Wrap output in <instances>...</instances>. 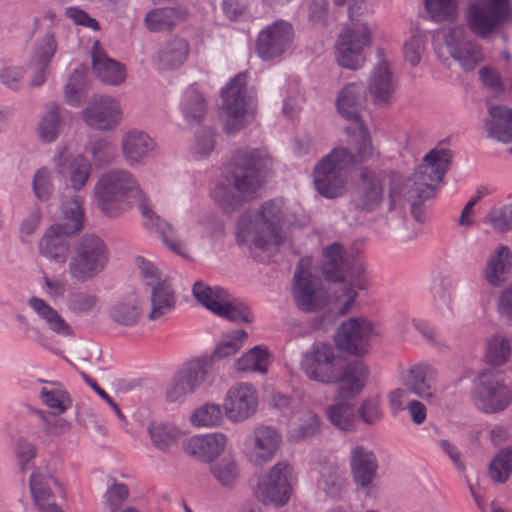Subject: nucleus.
<instances>
[{
    "label": "nucleus",
    "instance_id": "1",
    "mask_svg": "<svg viewBox=\"0 0 512 512\" xmlns=\"http://www.w3.org/2000/svg\"><path fill=\"white\" fill-rule=\"evenodd\" d=\"M322 272L326 279L334 282L349 281L341 295L334 300L327 299L321 288L320 280L303 269L302 259L295 271L292 296L295 305L305 313L325 310L322 317L323 326L331 325L335 320L347 314L354 304L358 293L355 289L365 290L369 285L366 269L362 263L344 254L343 246L337 242L327 246L323 251Z\"/></svg>",
    "mask_w": 512,
    "mask_h": 512
},
{
    "label": "nucleus",
    "instance_id": "2",
    "mask_svg": "<svg viewBox=\"0 0 512 512\" xmlns=\"http://www.w3.org/2000/svg\"><path fill=\"white\" fill-rule=\"evenodd\" d=\"M93 192L99 209L108 217H117L136 204L145 228L158 234L172 252L184 256L183 242L176 237L175 229L155 213L131 172L122 168L104 172L95 183Z\"/></svg>",
    "mask_w": 512,
    "mask_h": 512
},
{
    "label": "nucleus",
    "instance_id": "3",
    "mask_svg": "<svg viewBox=\"0 0 512 512\" xmlns=\"http://www.w3.org/2000/svg\"><path fill=\"white\" fill-rule=\"evenodd\" d=\"M301 367L306 376L322 384H338L340 399L353 398L364 388L368 369L359 360L346 361L335 347L314 344L303 356Z\"/></svg>",
    "mask_w": 512,
    "mask_h": 512
},
{
    "label": "nucleus",
    "instance_id": "4",
    "mask_svg": "<svg viewBox=\"0 0 512 512\" xmlns=\"http://www.w3.org/2000/svg\"><path fill=\"white\" fill-rule=\"evenodd\" d=\"M448 150H431L423 159V164L404 180L393 174L389 188V211L403 207L406 202L411 206V213L417 222L425 221L422 203L434 196V183L441 182L450 162Z\"/></svg>",
    "mask_w": 512,
    "mask_h": 512
},
{
    "label": "nucleus",
    "instance_id": "5",
    "mask_svg": "<svg viewBox=\"0 0 512 512\" xmlns=\"http://www.w3.org/2000/svg\"><path fill=\"white\" fill-rule=\"evenodd\" d=\"M271 163L266 152L243 149L233 157V170L229 185L218 184L212 191V198L226 212L235 211L243 201L256 197L262 188L266 171Z\"/></svg>",
    "mask_w": 512,
    "mask_h": 512
},
{
    "label": "nucleus",
    "instance_id": "6",
    "mask_svg": "<svg viewBox=\"0 0 512 512\" xmlns=\"http://www.w3.org/2000/svg\"><path fill=\"white\" fill-rule=\"evenodd\" d=\"M295 221V213L286 206L283 199L269 200L257 214H246L239 219L238 242L265 251L279 247L285 239L284 228Z\"/></svg>",
    "mask_w": 512,
    "mask_h": 512
},
{
    "label": "nucleus",
    "instance_id": "7",
    "mask_svg": "<svg viewBox=\"0 0 512 512\" xmlns=\"http://www.w3.org/2000/svg\"><path fill=\"white\" fill-rule=\"evenodd\" d=\"M222 98L221 118L228 134L253 120L257 104L254 92L247 88L246 74L236 75L222 91Z\"/></svg>",
    "mask_w": 512,
    "mask_h": 512
},
{
    "label": "nucleus",
    "instance_id": "8",
    "mask_svg": "<svg viewBox=\"0 0 512 512\" xmlns=\"http://www.w3.org/2000/svg\"><path fill=\"white\" fill-rule=\"evenodd\" d=\"M108 261L105 242L95 234H85L72 247L67 271L72 280L84 283L102 273Z\"/></svg>",
    "mask_w": 512,
    "mask_h": 512
},
{
    "label": "nucleus",
    "instance_id": "9",
    "mask_svg": "<svg viewBox=\"0 0 512 512\" xmlns=\"http://www.w3.org/2000/svg\"><path fill=\"white\" fill-rule=\"evenodd\" d=\"M435 50L439 57H452L465 71L474 70L484 61L482 46L468 36L462 25L444 27L437 31Z\"/></svg>",
    "mask_w": 512,
    "mask_h": 512
},
{
    "label": "nucleus",
    "instance_id": "10",
    "mask_svg": "<svg viewBox=\"0 0 512 512\" xmlns=\"http://www.w3.org/2000/svg\"><path fill=\"white\" fill-rule=\"evenodd\" d=\"M352 158L332 149L323 157L313 170L314 185L317 192L327 198L335 199L346 191Z\"/></svg>",
    "mask_w": 512,
    "mask_h": 512
},
{
    "label": "nucleus",
    "instance_id": "11",
    "mask_svg": "<svg viewBox=\"0 0 512 512\" xmlns=\"http://www.w3.org/2000/svg\"><path fill=\"white\" fill-rule=\"evenodd\" d=\"M372 42L371 32L366 23L351 18L338 35L335 46L337 63L346 69L358 70L366 60L364 49Z\"/></svg>",
    "mask_w": 512,
    "mask_h": 512
},
{
    "label": "nucleus",
    "instance_id": "12",
    "mask_svg": "<svg viewBox=\"0 0 512 512\" xmlns=\"http://www.w3.org/2000/svg\"><path fill=\"white\" fill-rule=\"evenodd\" d=\"M192 293L199 303L221 318L232 322L250 323L252 321L249 307L233 299L220 287H210L202 281H197L193 285Z\"/></svg>",
    "mask_w": 512,
    "mask_h": 512
},
{
    "label": "nucleus",
    "instance_id": "13",
    "mask_svg": "<svg viewBox=\"0 0 512 512\" xmlns=\"http://www.w3.org/2000/svg\"><path fill=\"white\" fill-rule=\"evenodd\" d=\"M509 0H474L465 13L469 30L479 38H488L509 18Z\"/></svg>",
    "mask_w": 512,
    "mask_h": 512
},
{
    "label": "nucleus",
    "instance_id": "14",
    "mask_svg": "<svg viewBox=\"0 0 512 512\" xmlns=\"http://www.w3.org/2000/svg\"><path fill=\"white\" fill-rule=\"evenodd\" d=\"M473 400L486 414L502 412L512 403V391L498 372L487 369L474 382Z\"/></svg>",
    "mask_w": 512,
    "mask_h": 512
},
{
    "label": "nucleus",
    "instance_id": "15",
    "mask_svg": "<svg viewBox=\"0 0 512 512\" xmlns=\"http://www.w3.org/2000/svg\"><path fill=\"white\" fill-rule=\"evenodd\" d=\"M294 480L293 467L286 461L277 462L259 480L255 495L265 505L283 506L291 496Z\"/></svg>",
    "mask_w": 512,
    "mask_h": 512
},
{
    "label": "nucleus",
    "instance_id": "16",
    "mask_svg": "<svg viewBox=\"0 0 512 512\" xmlns=\"http://www.w3.org/2000/svg\"><path fill=\"white\" fill-rule=\"evenodd\" d=\"M385 196V176L366 167L361 168L351 196L355 210L372 213L378 210Z\"/></svg>",
    "mask_w": 512,
    "mask_h": 512
},
{
    "label": "nucleus",
    "instance_id": "17",
    "mask_svg": "<svg viewBox=\"0 0 512 512\" xmlns=\"http://www.w3.org/2000/svg\"><path fill=\"white\" fill-rule=\"evenodd\" d=\"M282 443L280 432L273 426H256L243 443V454L254 466H263L271 461Z\"/></svg>",
    "mask_w": 512,
    "mask_h": 512
},
{
    "label": "nucleus",
    "instance_id": "18",
    "mask_svg": "<svg viewBox=\"0 0 512 512\" xmlns=\"http://www.w3.org/2000/svg\"><path fill=\"white\" fill-rule=\"evenodd\" d=\"M374 327L364 317H354L344 321L337 330L335 342L337 347L351 355H363L367 352Z\"/></svg>",
    "mask_w": 512,
    "mask_h": 512
},
{
    "label": "nucleus",
    "instance_id": "19",
    "mask_svg": "<svg viewBox=\"0 0 512 512\" xmlns=\"http://www.w3.org/2000/svg\"><path fill=\"white\" fill-rule=\"evenodd\" d=\"M293 34V27L287 21L277 20L268 25L256 39L257 55L266 61L280 57L290 47Z\"/></svg>",
    "mask_w": 512,
    "mask_h": 512
},
{
    "label": "nucleus",
    "instance_id": "20",
    "mask_svg": "<svg viewBox=\"0 0 512 512\" xmlns=\"http://www.w3.org/2000/svg\"><path fill=\"white\" fill-rule=\"evenodd\" d=\"M258 394L248 383L233 385L226 393L223 410L226 417L233 423L243 422L256 412Z\"/></svg>",
    "mask_w": 512,
    "mask_h": 512
},
{
    "label": "nucleus",
    "instance_id": "21",
    "mask_svg": "<svg viewBox=\"0 0 512 512\" xmlns=\"http://www.w3.org/2000/svg\"><path fill=\"white\" fill-rule=\"evenodd\" d=\"M72 233L62 229V226L52 224L41 235L37 249L40 256L47 261L63 265L70 258Z\"/></svg>",
    "mask_w": 512,
    "mask_h": 512
},
{
    "label": "nucleus",
    "instance_id": "22",
    "mask_svg": "<svg viewBox=\"0 0 512 512\" xmlns=\"http://www.w3.org/2000/svg\"><path fill=\"white\" fill-rule=\"evenodd\" d=\"M86 124L97 130H111L120 124L122 110L119 103L109 96L91 100L82 111Z\"/></svg>",
    "mask_w": 512,
    "mask_h": 512
},
{
    "label": "nucleus",
    "instance_id": "23",
    "mask_svg": "<svg viewBox=\"0 0 512 512\" xmlns=\"http://www.w3.org/2000/svg\"><path fill=\"white\" fill-rule=\"evenodd\" d=\"M30 492L39 512H63L55 502V495L61 492V487L49 473L33 472L30 476Z\"/></svg>",
    "mask_w": 512,
    "mask_h": 512
},
{
    "label": "nucleus",
    "instance_id": "24",
    "mask_svg": "<svg viewBox=\"0 0 512 512\" xmlns=\"http://www.w3.org/2000/svg\"><path fill=\"white\" fill-rule=\"evenodd\" d=\"M57 49V43L52 33H46L34 45L29 69L31 71L30 85L41 86L49 73V63Z\"/></svg>",
    "mask_w": 512,
    "mask_h": 512
},
{
    "label": "nucleus",
    "instance_id": "25",
    "mask_svg": "<svg viewBox=\"0 0 512 512\" xmlns=\"http://www.w3.org/2000/svg\"><path fill=\"white\" fill-rule=\"evenodd\" d=\"M367 88L376 105L388 106L394 102L396 82L385 60L380 61L372 70Z\"/></svg>",
    "mask_w": 512,
    "mask_h": 512
},
{
    "label": "nucleus",
    "instance_id": "26",
    "mask_svg": "<svg viewBox=\"0 0 512 512\" xmlns=\"http://www.w3.org/2000/svg\"><path fill=\"white\" fill-rule=\"evenodd\" d=\"M346 131L349 135L348 147L338 146L335 148L352 158L351 168L372 159L375 151L370 133L364 123L351 125L347 127Z\"/></svg>",
    "mask_w": 512,
    "mask_h": 512
},
{
    "label": "nucleus",
    "instance_id": "27",
    "mask_svg": "<svg viewBox=\"0 0 512 512\" xmlns=\"http://www.w3.org/2000/svg\"><path fill=\"white\" fill-rule=\"evenodd\" d=\"M366 97L361 83H348L337 94L336 109L351 125L362 123L361 110Z\"/></svg>",
    "mask_w": 512,
    "mask_h": 512
},
{
    "label": "nucleus",
    "instance_id": "28",
    "mask_svg": "<svg viewBox=\"0 0 512 512\" xmlns=\"http://www.w3.org/2000/svg\"><path fill=\"white\" fill-rule=\"evenodd\" d=\"M144 301L135 292H129L117 299L108 309L109 318L118 325H136L143 313Z\"/></svg>",
    "mask_w": 512,
    "mask_h": 512
},
{
    "label": "nucleus",
    "instance_id": "29",
    "mask_svg": "<svg viewBox=\"0 0 512 512\" xmlns=\"http://www.w3.org/2000/svg\"><path fill=\"white\" fill-rule=\"evenodd\" d=\"M155 142L144 131L130 130L121 140L122 155L128 165L134 166L143 162L155 150Z\"/></svg>",
    "mask_w": 512,
    "mask_h": 512
},
{
    "label": "nucleus",
    "instance_id": "30",
    "mask_svg": "<svg viewBox=\"0 0 512 512\" xmlns=\"http://www.w3.org/2000/svg\"><path fill=\"white\" fill-rule=\"evenodd\" d=\"M436 370L427 364L412 366L404 377L403 384L408 391L427 401L435 397Z\"/></svg>",
    "mask_w": 512,
    "mask_h": 512
},
{
    "label": "nucleus",
    "instance_id": "31",
    "mask_svg": "<svg viewBox=\"0 0 512 512\" xmlns=\"http://www.w3.org/2000/svg\"><path fill=\"white\" fill-rule=\"evenodd\" d=\"M227 437L222 433H212L191 437L184 445L185 452L196 459L209 462L225 449Z\"/></svg>",
    "mask_w": 512,
    "mask_h": 512
},
{
    "label": "nucleus",
    "instance_id": "32",
    "mask_svg": "<svg viewBox=\"0 0 512 512\" xmlns=\"http://www.w3.org/2000/svg\"><path fill=\"white\" fill-rule=\"evenodd\" d=\"M488 137L503 143H512V110L506 106L492 105L483 120Z\"/></svg>",
    "mask_w": 512,
    "mask_h": 512
},
{
    "label": "nucleus",
    "instance_id": "33",
    "mask_svg": "<svg viewBox=\"0 0 512 512\" xmlns=\"http://www.w3.org/2000/svg\"><path fill=\"white\" fill-rule=\"evenodd\" d=\"M188 9L184 5L154 8L148 11L144 25L150 32L169 31L186 20Z\"/></svg>",
    "mask_w": 512,
    "mask_h": 512
},
{
    "label": "nucleus",
    "instance_id": "34",
    "mask_svg": "<svg viewBox=\"0 0 512 512\" xmlns=\"http://www.w3.org/2000/svg\"><path fill=\"white\" fill-rule=\"evenodd\" d=\"M92 64L97 77L106 84L117 86L126 78L125 67L108 57L98 42L92 49Z\"/></svg>",
    "mask_w": 512,
    "mask_h": 512
},
{
    "label": "nucleus",
    "instance_id": "35",
    "mask_svg": "<svg viewBox=\"0 0 512 512\" xmlns=\"http://www.w3.org/2000/svg\"><path fill=\"white\" fill-rule=\"evenodd\" d=\"M351 469L358 485L363 488L370 486L378 469L375 454L364 446L354 447L351 451Z\"/></svg>",
    "mask_w": 512,
    "mask_h": 512
},
{
    "label": "nucleus",
    "instance_id": "36",
    "mask_svg": "<svg viewBox=\"0 0 512 512\" xmlns=\"http://www.w3.org/2000/svg\"><path fill=\"white\" fill-rule=\"evenodd\" d=\"M190 54V45L184 38L174 36L163 42L156 53L162 70H174L182 66Z\"/></svg>",
    "mask_w": 512,
    "mask_h": 512
},
{
    "label": "nucleus",
    "instance_id": "37",
    "mask_svg": "<svg viewBox=\"0 0 512 512\" xmlns=\"http://www.w3.org/2000/svg\"><path fill=\"white\" fill-rule=\"evenodd\" d=\"M320 426V419L316 413L307 407H299L292 412L288 421V439L300 442L315 435Z\"/></svg>",
    "mask_w": 512,
    "mask_h": 512
},
{
    "label": "nucleus",
    "instance_id": "38",
    "mask_svg": "<svg viewBox=\"0 0 512 512\" xmlns=\"http://www.w3.org/2000/svg\"><path fill=\"white\" fill-rule=\"evenodd\" d=\"M512 266V253L505 245H500L488 258L484 277L489 285L500 286L506 279Z\"/></svg>",
    "mask_w": 512,
    "mask_h": 512
},
{
    "label": "nucleus",
    "instance_id": "39",
    "mask_svg": "<svg viewBox=\"0 0 512 512\" xmlns=\"http://www.w3.org/2000/svg\"><path fill=\"white\" fill-rule=\"evenodd\" d=\"M28 305L53 333L61 336H70L72 334L71 326L59 312L44 299L32 296L28 300Z\"/></svg>",
    "mask_w": 512,
    "mask_h": 512
},
{
    "label": "nucleus",
    "instance_id": "40",
    "mask_svg": "<svg viewBox=\"0 0 512 512\" xmlns=\"http://www.w3.org/2000/svg\"><path fill=\"white\" fill-rule=\"evenodd\" d=\"M180 110L184 119L190 124H197L204 118L207 103L203 94L195 86H190L184 91Z\"/></svg>",
    "mask_w": 512,
    "mask_h": 512
},
{
    "label": "nucleus",
    "instance_id": "41",
    "mask_svg": "<svg viewBox=\"0 0 512 512\" xmlns=\"http://www.w3.org/2000/svg\"><path fill=\"white\" fill-rule=\"evenodd\" d=\"M83 199L79 195H74L61 204L62 220L54 223L62 226V229L72 233H79L83 228L84 212L82 208Z\"/></svg>",
    "mask_w": 512,
    "mask_h": 512
},
{
    "label": "nucleus",
    "instance_id": "42",
    "mask_svg": "<svg viewBox=\"0 0 512 512\" xmlns=\"http://www.w3.org/2000/svg\"><path fill=\"white\" fill-rule=\"evenodd\" d=\"M151 291V311L148 319L154 321L171 312L175 307V295L169 283L163 281L155 285Z\"/></svg>",
    "mask_w": 512,
    "mask_h": 512
},
{
    "label": "nucleus",
    "instance_id": "43",
    "mask_svg": "<svg viewBox=\"0 0 512 512\" xmlns=\"http://www.w3.org/2000/svg\"><path fill=\"white\" fill-rule=\"evenodd\" d=\"M210 473L225 488H232L238 482L241 468L233 456H224L210 465Z\"/></svg>",
    "mask_w": 512,
    "mask_h": 512
},
{
    "label": "nucleus",
    "instance_id": "44",
    "mask_svg": "<svg viewBox=\"0 0 512 512\" xmlns=\"http://www.w3.org/2000/svg\"><path fill=\"white\" fill-rule=\"evenodd\" d=\"M511 354V341L506 336L495 334L487 340L484 354V359L487 364L494 367H501L509 361Z\"/></svg>",
    "mask_w": 512,
    "mask_h": 512
},
{
    "label": "nucleus",
    "instance_id": "45",
    "mask_svg": "<svg viewBox=\"0 0 512 512\" xmlns=\"http://www.w3.org/2000/svg\"><path fill=\"white\" fill-rule=\"evenodd\" d=\"M68 184L74 192L85 189L93 170V164L84 155H76L68 165Z\"/></svg>",
    "mask_w": 512,
    "mask_h": 512
},
{
    "label": "nucleus",
    "instance_id": "46",
    "mask_svg": "<svg viewBox=\"0 0 512 512\" xmlns=\"http://www.w3.org/2000/svg\"><path fill=\"white\" fill-rule=\"evenodd\" d=\"M318 487L326 495L339 497L345 485V479L340 468L334 463H325L320 466Z\"/></svg>",
    "mask_w": 512,
    "mask_h": 512
},
{
    "label": "nucleus",
    "instance_id": "47",
    "mask_svg": "<svg viewBox=\"0 0 512 512\" xmlns=\"http://www.w3.org/2000/svg\"><path fill=\"white\" fill-rule=\"evenodd\" d=\"M454 283L448 276H441L432 288V304L435 311L441 316L452 314Z\"/></svg>",
    "mask_w": 512,
    "mask_h": 512
},
{
    "label": "nucleus",
    "instance_id": "48",
    "mask_svg": "<svg viewBox=\"0 0 512 512\" xmlns=\"http://www.w3.org/2000/svg\"><path fill=\"white\" fill-rule=\"evenodd\" d=\"M336 399L338 402L327 408L328 419L338 429L351 431L354 428V406L347 401L350 398L340 399L337 394Z\"/></svg>",
    "mask_w": 512,
    "mask_h": 512
},
{
    "label": "nucleus",
    "instance_id": "49",
    "mask_svg": "<svg viewBox=\"0 0 512 512\" xmlns=\"http://www.w3.org/2000/svg\"><path fill=\"white\" fill-rule=\"evenodd\" d=\"M198 389V385L179 368L166 389V399L168 402H183Z\"/></svg>",
    "mask_w": 512,
    "mask_h": 512
},
{
    "label": "nucleus",
    "instance_id": "50",
    "mask_svg": "<svg viewBox=\"0 0 512 512\" xmlns=\"http://www.w3.org/2000/svg\"><path fill=\"white\" fill-rule=\"evenodd\" d=\"M268 363L267 350L261 346H255L235 362V369L240 372H259L264 374L267 372Z\"/></svg>",
    "mask_w": 512,
    "mask_h": 512
},
{
    "label": "nucleus",
    "instance_id": "51",
    "mask_svg": "<svg viewBox=\"0 0 512 512\" xmlns=\"http://www.w3.org/2000/svg\"><path fill=\"white\" fill-rule=\"evenodd\" d=\"M60 124L59 107L56 104L49 105L37 126L39 139L44 143L55 141L59 135Z\"/></svg>",
    "mask_w": 512,
    "mask_h": 512
},
{
    "label": "nucleus",
    "instance_id": "52",
    "mask_svg": "<svg viewBox=\"0 0 512 512\" xmlns=\"http://www.w3.org/2000/svg\"><path fill=\"white\" fill-rule=\"evenodd\" d=\"M148 432L152 443L160 450H166L176 444L183 435L180 429L168 423L151 424Z\"/></svg>",
    "mask_w": 512,
    "mask_h": 512
},
{
    "label": "nucleus",
    "instance_id": "53",
    "mask_svg": "<svg viewBox=\"0 0 512 512\" xmlns=\"http://www.w3.org/2000/svg\"><path fill=\"white\" fill-rule=\"evenodd\" d=\"M86 150L91 155V163L98 168L112 164L118 156L117 147L106 138L90 142Z\"/></svg>",
    "mask_w": 512,
    "mask_h": 512
},
{
    "label": "nucleus",
    "instance_id": "54",
    "mask_svg": "<svg viewBox=\"0 0 512 512\" xmlns=\"http://www.w3.org/2000/svg\"><path fill=\"white\" fill-rule=\"evenodd\" d=\"M247 337V332L242 329L225 334L215 347L212 356L209 358L213 361L214 359H223L234 355L243 347Z\"/></svg>",
    "mask_w": 512,
    "mask_h": 512
},
{
    "label": "nucleus",
    "instance_id": "55",
    "mask_svg": "<svg viewBox=\"0 0 512 512\" xmlns=\"http://www.w3.org/2000/svg\"><path fill=\"white\" fill-rule=\"evenodd\" d=\"M223 420L222 406L215 403H205L196 408L190 417L193 426L211 428Z\"/></svg>",
    "mask_w": 512,
    "mask_h": 512
},
{
    "label": "nucleus",
    "instance_id": "56",
    "mask_svg": "<svg viewBox=\"0 0 512 512\" xmlns=\"http://www.w3.org/2000/svg\"><path fill=\"white\" fill-rule=\"evenodd\" d=\"M180 369L200 388L212 373V359L209 356L192 358L184 362Z\"/></svg>",
    "mask_w": 512,
    "mask_h": 512
},
{
    "label": "nucleus",
    "instance_id": "57",
    "mask_svg": "<svg viewBox=\"0 0 512 512\" xmlns=\"http://www.w3.org/2000/svg\"><path fill=\"white\" fill-rule=\"evenodd\" d=\"M99 298L87 291L71 293L68 301V310L77 316L89 315L98 310Z\"/></svg>",
    "mask_w": 512,
    "mask_h": 512
},
{
    "label": "nucleus",
    "instance_id": "58",
    "mask_svg": "<svg viewBox=\"0 0 512 512\" xmlns=\"http://www.w3.org/2000/svg\"><path fill=\"white\" fill-rule=\"evenodd\" d=\"M32 190L35 197L41 202H47L55 192L53 172L47 167H41L32 178Z\"/></svg>",
    "mask_w": 512,
    "mask_h": 512
},
{
    "label": "nucleus",
    "instance_id": "59",
    "mask_svg": "<svg viewBox=\"0 0 512 512\" xmlns=\"http://www.w3.org/2000/svg\"><path fill=\"white\" fill-rule=\"evenodd\" d=\"M512 472V447L501 449L490 464V476L498 482L504 483Z\"/></svg>",
    "mask_w": 512,
    "mask_h": 512
},
{
    "label": "nucleus",
    "instance_id": "60",
    "mask_svg": "<svg viewBox=\"0 0 512 512\" xmlns=\"http://www.w3.org/2000/svg\"><path fill=\"white\" fill-rule=\"evenodd\" d=\"M425 8L435 21L450 20L456 16V0H424Z\"/></svg>",
    "mask_w": 512,
    "mask_h": 512
},
{
    "label": "nucleus",
    "instance_id": "61",
    "mask_svg": "<svg viewBox=\"0 0 512 512\" xmlns=\"http://www.w3.org/2000/svg\"><path fill=\"white\" fill-rule=\"evenodd\" d=\"M84 94V71L76 69L65 85L64 97L68 104L76 106L80 104Z\"/></svg>",
    "mask_w": 512,
    "mask_h": 512
},
{
    "label": "nucleus",
    "instance_id": "62",
    "mask_svg": "<svg viewBox=\"0 0 512 512\" xmlns=\"http://www.w3.org/2000/svg\"><path fill=\"white\" fill-rule=\"evenodd\" d=\"M40 397L43 403L50 409L54 410L55 414L65 412L71 405V400L65 391L59 389L42 388Z\"/></svg>",
    "mask_w": 512,
    "mask_h": 512
},
{
    "label": "nucleus",
    "instance_id": "63",
    "mask_svg": "<svg viewBox=\"0 0 512 512\" xmlns=\"http://www.w3.org/2000/svg\"><path fill=\"white\" fill-rule=\"evenodd\" d=\"M425 48V35L414 31L411 37L403 45L405 60L412 66L419 64Z\"/></svg>",
    "mask_w": 512,
    "mask_h": 512
},
{
    "label": "nucleus",
    "instance_id": "64",
    "mask_svg": "<svg viewBox=\"0 0 512 512\" xmlns=\"http://www.w3.org/2000/svg\"><path fill=\"white\" fill-rule=\"evenodd\" d=\"M487 223L495 230L506 232L512 229V205L493 208L487 215Z\"/></svg>",
    "mask_w": 512,
    "mask_h": 512
}]
</instances>
